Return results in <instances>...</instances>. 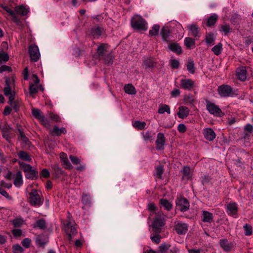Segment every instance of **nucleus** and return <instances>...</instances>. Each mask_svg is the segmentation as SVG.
I'll use <instances>...</instances> for the list:
<instances>
[{
  "label": "nucleus",
  "instance_id": "nucleus-32",
  "mask_svg": "<svg viewBox=\"0 0 253 253\" xmlns=\"http://www.w3.org/2000/svg\"><path fill=\"white\" fill-rule=\"evenodd\" d=\"M161 35L163 41L166 42H169V30L167 27H163L161 30Z\"/></svg>",
  "mask_w": 253,
  "mask_h": 253
},
{
  "label": "nucleus",
  "instance_id": "nucleus-24",
  "mask_svg": "<svg viewBox=\"0 0 253 253\" xmlns=\"http://www.w3.org/2000/svg\"><path fill=\"white\" fill-rule=\"evenodd\" d=\"M202 220L204 222L211 223L213 220L212 213L206 211H203Z\"/></svg>",
  "mask_w": 253,
  "mask_h": 253
},
{
  "label": "nucleus",
  "instance_id": "nucleus-9",
  "mask_svg": "<svg viewBox=\"0 0 253 253\" xmlns=\"http://www.w3.org/2000/svg\"><path fill=\"white\" fill-rule=\"evenodd\" d=\"M29 53L32 61H37L41 57L38 46L35 44H32L29 47Z\"/></svg>",
  "mask_w": 253,
  "mask_h": 253
},
{
  "label": "nucleus",
  "instance_id": "nucleus-40",
  "mask_svg": "<svg viewBox=\"0 0 253 253\" xmlns=\"http://www.w3.org/2000/svg\"><path fill=\"white\" fill-rule=\"evenodd\" d=\"M160 204L168 211H170L172 207V204L166 199H161Z\"/></svg>",
  "mask_w": 253,
  "mask_h": 253
},
{
  "label": "nucleus",
  "instance_id": "nucleus-14",
  "mask_svg": "<svg viewBox=\"0 0 253 253\" xmlns=\"http://www.w3.org/2000/svg\"><path fill=\"white\" fill-rule=\"evenodd\" d=\"M227 213L231 216H236L237 214L238 208L237 204L234 202H231L226 206Z\"/></svg>",
  "mask_w": 253,
  "mask_h": 253
},
{
  "label": "nucleus",
  "instance_id": "nucleus-36",
  "mask_svg": "<svg viewBox=\"0 0 253 253\" xmlns=\"http://www.w3.org/2000/svg\"><path fill=\"white\" fill-rule=\"evenodd\" d=\"M125 91L128 94H135L136 90L135 87L131 84L125 85L124 86Z\"/></svg>",
  "mask_w": 253,
  "mask_h": 253
},
{
  "label": "nucleus",
  "instance_id": "nucleus-10",
  "mask_svg": "<svg viewBox=\"0 0 253 253\" xmlns=\"http://www.w3.org/2000/svg\"><path fill=\"white\" fill-rule=\"evenodd\" d=\"M5 84L6 86L3 89L4 94L6 96H8L9 98L8 102L10 104H12L14 101L15 97V93L14 91H12L11 87L10 86V80L7 78L5 80Z\"/></svg>",
  "mask_w": 253,
  "mask_h": 253
},
{
  "label": "nucleus",
  "instance_id": "nucleus-1",
  "mask_svg": "<svg viewBox=\"0 0 253 253\" xmlns=\"http://www.w3.org/2000/svg\"><path fill=\"white\" fill-rule=\"evenodd\" d=\"M148 209L151 211L150 215L152 216L155 215L152 223L153 230L157 233L162 231L165 224V215L152 203L148 205Z\"/></svg>",
  "mask_w": 253,
  "mask_h": 253
},
{
  "label": "nucleus",
  "instance_id": "nucleus-26",
  "mask_svg": "<svg viewBox=\"0 0 253 253\" xmlns=\"http://www.w3.org/2000/svg\"><path fill=\"white\" fill-rule=\"evenodd\" d=\"M178 109L179 112L177 113V115L179 118L184 119L188 116L189 110L187 107L181 106Z\"/></svg>",
  "mask_w": 253,
  "mask_h": 253
},
{
  "label": "nucleus",
  "instance_id": "nucleus-42",
  "mask_svg": "<svg viewBox=\"0 0 253 253\" xmlns=\"http://www.w3.org/2000/svg\"><path fill=\"white\" fill-rule=\"evenodd\" d=\"M187 69L188 72L193 74L195 72V68L193 61L191 60L188 61L187 65Z\"/></svg>",
  "mask_w": 253,
  "mask_h": 253
},
{
  "label": "nucleus",
  "instance_id": "nucleus-21",
  "mask_svg": "<svg viewBox=\"0 0 253 253\" xmlns=\"http://www.w3.org/2000/svg\"><path fill=\"white\" fill-rule=\"evenodd\" d=\"M236 76L240 81H245L247 79V70L246 68L242 66L237 68Z\"/></svg>",
  "mask_w": 253,
  "mask_h": 253
},
{
  "label": "nucleus",
  "instance_id": "nucleus-12",
  "mask_svg": "<svg viewBox=\"0 0 253 253\" xmlns=\"http://www.w3.org/2000/svg\"><path fill=\"white\" fill-rule=\"evenodd\" d=\"M176 206L181 211H187L189 208V204L185 198H179L176 201Z\"/></svg>",
  "mask_w": 253,
  "mask_h": 253
},
{
  "label": "nucleus",
  "instance_id": "nucleus-61",
  "mask_svg": "<svg viewBox=\"0 0 253 253\" xmlns=\"http://www.w3.org/2000/svg\"><path fill=\"white\" fill-rule=\"evenodd\" d=\"M143 138L145 141L150 140L152 138L151 133L147 131L145 133H142Z\"/></svg>",
  "mask_w": 253,
  "mask_h": 253
},
{
  "label": "nucleus",
  "instance_id": "nucleus-37",
  "mask_svg": "<svg viewBox=\"0 0 253 253\" xmlns=\"http://www.w3.org/2000/svg\"><path fill=\"white\" fill-rule=\"evenodd\" d=\"M39 88H41V89L42 90H43V88L42 87L41 85H39L34 84H30V87H29L30 94L31 95H32L33 94L36 93L38 91Z\"/></svg>",
  "mask_w": 253,
  "mask_h": 253
},
{
  "label": "nucleus",
  "instance_id": "nucleus-55",
  "mask_svg": "<svg viewBox=\"0 0 253 253\" xmlns=\"http://www.w3.org/2000/svg\"><path fill=\"white\" fill-rule=\"evenodd\" d=\"M13 252L14 253H19L23 252V249L19 245H15L13 246Z\"/></svg>",
  "mask_w": 253,
  "mask_h": 253
},
{
  "label": "nucleus",
  "instance_id": "nucleus-57",
  "mask_svg": "<svg viewBox=\"0 0 253 253\" xmlns=\"http://www.w3.org/2000/svg\"><path fill=\"white\" fill-rule=\"evenodd\" d=\"M23 220L22 218H16L13 221L15 227H19L22 224Z\"/></svg>",
  "mask_w": 253,
  "mask_h": 253
},
{
  "label": "nucleus",
  "instance_id": "nucleus-60",
  "mask_svg": "<svg viewBox=\"0 0 253 253\" xmlns=\"http://www.w3.org/2000/svg\"><path fill=\"white\" fill-rule=\"evenodd\" d=\"M41 175L44 178H47L50 175V172L48 169H44L42 170L41 173Z\"/></svg>",
  "mask_w": 253,
  "mask_h": 253
},
{
  "label": "nucleus",
  "instance_id": "nucleus-49",
  "mask_svg": "<svg viewBox=\"0 0 253 253\" xmlns=\"http://www.w3.org/2000/svg\"><path fill=\"white\" fill-rule=\"evenodd\" d=\"M164 172L162 166H159L156 169L155 176L158 178H161Z\"/></svg>",
  "mask_w": 253,
  "mask_h": 253
},
{
  "label": "nucleus",
  "instance_id": "nucleus-20",
  "mask_svg": "<svg viewBox=\"0 0 253 253\" xmlns=\"http://www.w3.org/2000/svg\"><path fill=\"white\" fill-rule=\"evenodd\" d=\"M205 138L210 141H212L215 138L216 134L213 130L211 128H206L203 130Z\"/></svg>",
  "mask_w": 253,
  "mask_h": 253
},
{
  "label": "nucleus",
  "instance_id": "nucleus-63",
  "mask_svg": "<svg viewBox=\"0 0 253 253\" xmlns=\"http://www.w3.org/2000/svg\"><path fill=\"white\" fill-rule=\"evenodd\" d=\"M49 118L52 120L54 121L55 122H58L60 120V118L59 116L57 115L54 114L53 113H50L49 114Z\"/></svg>",
  "mask_w": 253,
  "mask_h": 253
},
{
  "label": "nucleus",
  "instance_id": "nucleus-17",
  "mask_svg": "<svg viewBox=\"0 0 253 253\" xmlns=\"http://www.w3.org/2000/svg\"><path fill=\"white\" fill-rule=\"evenodd\" d=\"M219 244L223 250L226 252H230L234 247L233 243L228 241L226 239L220 240Z\"/></svg>",
  "mask_w": 253,
  "mask_h": 253
},
{
  "label": "nucleus",
  "instance_id": "nucleus-48",
  "mask_svg": "<svg viewBox=\"0 0 253 253\" xmlns=\"http://www.w3.org/2000/svg\"><path fill=\"white\" fill-rule=\"evenodd\" d=\"M152 230L155 233V234L151 236V239L153 242L156 244H158L160 242L161 236L159 235V234L161 232V231L158 233L156 232L153 230V228Z\"/></svg>",
  "mask_w": 253,
  "mask_h": 253
},
{
  "label": "nucleus",
  "instance_id": "nucleus-11",
  "mask_svg": "<svg viewBox=\"0 0 253 253\" xmlns=\"http://www.w3.org/2000/svg\"><path fill=\"white\" fill-rule=\"evenodd\" d=\"M32 115L45 126L49 125L47 119L42 114L40 110L37 108H33L32 110Z\"/></svg>",
  "mask_w": 253,
  "mask_h": 253
},
{
  "label": "nucleus",
  "instance_id": "nucleus-59",
  "mask_svg": "<svg viewBox=\"0 0 253 253\" xmlns=\"http://www.w3.org/2000/svg\"><path fill=\"white\" fill-rule=\"evenodd\" d=\"M70 159L74 165L80 164L81 162L80 160L78 158L72 155L70 156Z\"/></svg>",
  "mask_w": 253,
  "mask_h": 253
},
{
  "label": "nucleus",
  "instance_id": "nucleus-34",
  "mask_svg": "<svg viewBox=\"0 0 253 253\" xmlns=\"http://www.w3.org/2000/svg\"><path fill=\"white\" fill-rule=\"evenodd\" d=\"M18 131L19 132V135L18 136L19 139L25 145H28L30 142L28 137L24 135L23 132L20 128H18Z\"/></svg>",
  "mask_w": 253,
  "mask_h": 253
},
{
  "label": "nucleus",
  "instance_id": "nucleus-52",
  "mask_svg": "<svg viewBox=\"0 0 253 253\" xmlns=\"http://www.w3.org/2000/svg\"><path fill=\"white\" fill-rule=\"evenodd\" d=\"M170 245L169 244H163L160 246V251L162 253H166L167 251H169Z\"/></svg>",
  "mask_w": 253,
  "mask_h": 253
},
{
  "label": "nucleus",
  "instance_id": "nucleus-50",
  "mask_svg": "<svg viewBox=\"0 0 253 253\" xmlns=\"http://www.w3.org/2000/svg\"><path fill=\"white\" fill-rule=\"evenodd\" d=\"M104 61L106 64H112L114 60V56L111 54H109L104 57Z\"/></svg>",
  "mask_w": 253,
  "mask_h": 253
},
{
  "label": "nucleus",
  "instance_id": "nucleus-58",
  "mask_svg": "<svg viewBox=\"0 0 253 253\" xmlns=\"http://www.w3.org/2000/svg\"><path fill=\"white\" fill-rule=\"evenodd\" d=\"M31 243V240L30 239L25 238L22 241V244L24 247L28 248L29 247Z\"/></svg>",
  "mask_w": 253,
  "mask_h": 253
},
{
  "label": "nucleus",
  "instance_id": "nucleus-25",
  "mask_svg": "<svg viewBox=\"0 0 253 253\" xmlns=\"http://www.w3.org/2000/svg\"><path fill=\"white\" fill-rule=\"evenodd\" d=\"M188 29L190 31L191 35L195 37H200L199 28L196 24H191L187 26Z\"/></svg>",
  "mask_w": 253,
  "mask_h": 253
},
{
  "label": "nucleus",
  "instance_id": "nucleus-29",
  "mask_svg": "<svg viewBox=\"0 0 253 253\" xmlns=\"http://www.w3.org/2000/svg\"><path fill=\"white\" fill-rule=\"evenodd\" d=\"M168 47L170 50L178 54L182 53L181 48L177 43H171L169 45Z\"/></svg>",
  "mask_w": 253,
  "mask_h": 253
},
{
  "label": "nucleus",
  "instance_id": "nucleus-30",
  "mask_svg": "<svg viewBox=\"0 0 253 253\" xmlns=\"http://www.w3.org/2000/svg\"><path fill=\"white\" fill-rule=\"evenodd\" d=\"M18 158L23 161L31 162V158L30 155L25 151H20L17 153Z\"/></svg>",
  "mask_w": 253,
  "mask_h": 253
},
{
  "label": "nucleus",
  "instance_id": "nucleus-18",
  "mask_svg": "<svg viewBox=\"0 0 253 253\" xmlns=\"http://www.w3.org/2000/svg\"><path fill=\"white\" fill-rule=\"evenodd\" d=\"M103 29L99 26H95L91 28L88 31V33L94 39H98L101 35Z\"/></svg>",
  "mask_w": 253,
  "mask_h": 253
},
{
  "label": "nucleus",
  "instance_id": "nucleus-56",
  "mask_svg": "<svg viewBox=\"0 0 253 253\" xmlns=\"http://www.w3.org/2000/svg\"><path fill=\"white\" fill-rule=\"evenodd\" d=\"M8 59L9 56L7 53L4 52L0 53V63L2 61L6 62L8 61Z\"/></svg>",
  "mask_w": 253,
  "mask_h": 253
},
{
  "label": "nucleus",
  "instance_id": "nucleus-22",
  "mask_svg": "<svg viewBox=\"0 0 253 253\" xmlns=\"http://www.w3.org/2000/svg\"><path fill=\"white\" fill-rule=\"evenodd\" d=\"M14 184L17 187H20L23 184V176L21 171H18L13 175Z\"/></svg>",
  "mask_w": 253,
  "mask_h": 253
},
{
  "label": "nucleus",
  "instance_id": "nucleus-19",
  "mask_svg": "<svg viewBox=\"0 0 253 253\" xmlns=\"http://www.w3.org/2000/svg\"><path fill=\"white\" fill-rule=\"evenodd\" d=\"M175 230L178 234H185L188 230V226L186 223L178 222L175 226Z\"/></svg>",
  "mask_w": 253,
  "mask_h": 253
},
{
  "label": "nucleus",
  "instance_id": "nucleus-2",
  "mask_svg": "<svg viewBox=\"0 0 253 253\" xmlns=\"http://www.w3.org/2000/svg\"><path fill=\"white\" fill-rule=\"evenodd\" d=\"M4 8L12 17V20L17 25L21 24L19 15L24 16L29 12V8L23 5L16 6L14 10L10 9L7 6H5Z\"/></svg>",
  "mask_w": 253,
  "mask_h": 253
},
{
  "label": "nucleus",
  "instance_id": "nucleus-28",
  "mask_svg": "<svg viewBox=\"0 0 253 253\" xmlns=\"http://www.w3.org/2000/svg\"><path fill=\"white\" fill-rule=\"evenodd\" d=\"M156 62L152 59L147 58L144 60L142 67L145 69L152 68L156 66Z\"/></svg>",
  "mask_w": 253,
  "mask_h": 253
},
{
  "label": "nucleus",
  "instance_id": "nucleus-4",
  "mask_svg": "<svg viewBox=\"0 0 253 253\" xmlns=\"http://www.w3.org/2000/svg\"><path fill=\"white\" fill-rule=\"evenodd\" d=\"M132 27L139 31H146L148 29L147 23L145 20L139 15H134L131 19Z\"/></svg>",
  "mask_w": 253,
  "mask_h": 253
},
{
  "label": "nucleus",
  "instance_id": "nucleus-16",
  "mask_svg": "<svg viewBox=\"0 0 253 253\" xmlns=\"http://www.w3.org/2000/svg\"><path fill=\"white\" fill-rule=\"evenodd\" d=\"M165 143L166 141L164 134L162 133H159L157 134V138L156 141L157 149L159 150L164 149Z\"/></svg>",
  "mask_w": 253,
  "mask_h": 253
},
{
  "label": "nucleus",
  "instance_id": "nucleus-31",
  "mask_svg": "<svg viewBox=\"0 0 253 253\" xmlns=\"http://www.w3.org/2000/svg\"><path fill=\"white\" fill-rule=\"evenodd\" d=\"M182 172V178L183 180H188L190 178V169L189 167H184Z\"/></svg>",
  "mask_w": 253,
  "mask_h": 253
},
{
  "label": "nucleus",
  "instance_id": "nucleus-44",
  "mask_svg": "<svg viewBox=\"0 0 253 253\" xmlns=\"http://www.w3.org/2000/svg\"><path fill=\"white\" fill-rule=\"evenodd\" d=\"M160 30V26L158 24L154 25L152 29L149 31V35L151 36H156L158 35Z\"/></svg>",
  "mask_w": 253,
  "mask_h": 253
},
{
  "label": "nucleus",
  "instance_id": "nucleus-6",
  "mask_svg": "<svg viewBox=\"0 0 253 253\" xmlns=\"http://www.w3.org/2000/svg\"><path fill=\"white\" fill-rule=\"evenodd\" d=\"M218 92L219 95L223 97L233 96L237 94L235 89L230 86L225 84L218 86Z\"/></svg>",
  "mask_w": 253,
  "mask_h": 253
},
{
  "label": "nucleus",
  "instance_id": "nucleus-8",
  "mask_svg": "<svg viewBox=\"0 0 253 253\" xmlns=\"http://www.w3.org/2000/svg\"><path fill=\"white\" fill-rule=\"evenodd\" d=\"M207 109L209 112L216 117H220L222 111L219 107L215 104L210 102L209 100L206 101Z\"/></svg>",
  "mask_w": 253,
  "mask_h": 253
},
{
  "label": "nucleus",
  "instance_id": "nucleus-3",
  "mask_svg": "<svg viewBox=\"0 0 253 253\" xmlns=\"http://www.w3.org/2000/svg\"><path fill=\"white\" fill-rule=\"evenodd\" d=\"M64 230L71 241L72 237L77 233L76 228L74 226V221L70 213H68L67 220L64 223Z\"/></svg>",
  "mask_w": 253,
  "mask_h": 253
},
{
  "label": "nucleus",
  "instance_id": "nucleus-62",
  "mask_svg": "<svg viewBox=\"0 0 253 253\" xmlns=\"http://www.w3.org/2000/svg\"><path fill=\"white\" fill-rule=\"evenodd\" d=\"M179 63L177 60H176L175 59L171 60V66L172 68L177 69L179 67Z\"/></svg>",
  "mask_w": 253,
  "mask_h": 253
},
{
  "label": "nucleus",
  "instance_id": "nucleus-7",
  "mask_svg": "<svg viewBox=\"0 0 253 253\" xmlns=\"http://www.w3.org/2000/svg\"><path fill=\"white\" fill-rule=\"evenodd\" d=\"M29 203L31 205L36 207H40L42 204L43 201L36 190L33 189L29 193Z\"/></svg>",
  "mask_w": 253,
  "mask_h": 253
},
{
  "label": "nucleus",
  "instance_id": "nucleus-43",
  "mask_svg": "<svg viewBox=\"0 0 253 253\" xmlns=\"http://www.w3.org/2000/svg\"><path fill=\"white\" fill-rule=\"evenodd\" d=\"M229 25L227 24H225L220 26V31L224 33L225 35H227L231 31Z\"/></svg>",
  "mask_w": 253,
  "mask_h": 253
},
{
  "label": "nucleus",
  "instance_id": "nucleus-53",
  "mask_svg": "<svg viewBox=\"0 0 253 253\" xmlns=\"http://www.w3.org/2000/svg\"><path fill=\"white\" fill-rule=\"evenodd\" d=\"M169 251V253H178L180 251V248L176 245H170Z\"/></svg>",
  "mask_w": 253,
  "mask_h": 253
},
{
  "label": "nucleus",
  "instance_id": "nucleus-64",
  "mask_svg": "<svg viewBox=\"0 0 253 253\" xmlns=\"http://www.w3.org/2000/svg\"><path fill=\"white\" fill-rule=\"evenodd\" d=\"M82 202L85 205L89 204L90 202V197L86 195H84L82 197Z\"/></svg>",
  "mask_w": 253,
  "mask_h": 253
},
{
  "label": "nucleus",
  "instance_id": "nucleus-38",
  "mask_svg": "<svg viewBox=\"0 0 253 253\" xmlns=\"http://www.w3.org/2000/svg\"><path fill=\"white\" fill-rule=\"evenodd\" d=\"M184 44L188 48H193L195 46V40L191 38H186Z\"/></svg>",
  "mask_w": 253,
  "mask_h": 253
},
{
  "label": "nucleus",
  "instance_id": "nucleus-15",
  "mask_svg": "<svg viewBox=\"0 0 253 253\" xmlns=\"http://www.w3.org/2000/svg\"><path fill=\"white\" fill-rule=\"evenodd\" d=\"M194 85V82L189 79H182L180 80V86L184 89L191 90Z\"/></svg>",
  "mask_w": 253,
  "mask_h": 253
},
{
  "label": "nucleus",
  "instance_id": "nucleus-13",
  "mask_svg": "<svg viewBox=\"0 0 253 253\" xmlns=\"http://www.w3.org/2000/svg\"><path fill=\"white\" fill-rule=\"evenodd\" d=\"M0 128L2 131L3 137L7 141H10L11 136L9 130L12 129V127L5 124H0Z\"/></svg>",
  "mask_w": 253,
  "mask_h": 253
},
{
  "label": "nucleus",
  "instance_id": "nucleus-54",
  "mask_svg": "<svg viewBox=\"0 0 253 253\" xmlns=\"http://www.w3.org/2000/svg\"><path fill=\"white\" fill-rule=\"evenodd\" d=\"M214 41V38L213 34H209L206 36V42L207 44H211Z\"/></svg>",
  "mask_w": 253,
  "mask_h": 253
},
{
  "label": "nucleus",
  "instance_id": "nucleus-46",
  "mask_svg": "<svg viewBox=\"0 0 253 253\" xmlns=\"http://www.w3.org/2000/svg\"><path fill=\"white\" fill-rule=\"evenodd\" d=\"M146 124L144 122H140L138 121H135L133 124V126L138 128L139 129H143L146 126Z\"/></svg>",
  "mask_w": 253,
  "mask_h": 253
},
{
  "label": "nucleus",
  "instance_id": "nucleus-23",
  "mask_svg": "<svg viewBox=\"0 0 253 253\" xmlns=\"http://www.w3.org/2000/svg\"><path fill=\"white\" fill-rule=\"evenodd\" d=\"M60 158L65 169H70L73 168V166L68 159L67 155L65 153L61 152L60 154Z\"/></svg>",
  "mask_w": 253,
  "mask_h": 253
},
{
  "label": "nucleus",
  "instance_id": "nucleus-47",
  "mask_svg": "<svg viewBox=\"0 0 253 253\" xmlns=\"http://www.w3.org/2000/svg\"><path fill=\"white\" fill-rule=\"evenodd\" d=\"M35 227H37L41 229H43L46 227V223L43 219H40L36 221Z\"/></svg>",
  "mask_w": 253,
  "mask_h": 253
},
{
  "label": "nucleus",
  "instance_id": "nucleus-33",
  "mask_svg": "<svg viewBox=\"0 0 253 253\" xmlns=\"http://www.w3.org/2000/svg\"><path fill=\"white\" fill-rule=\"evenodd\" d=\"M167 112L168 114H170V109L169 105L166 104H161L159 106L158 113L163 114Z\"/></svg>",
  "mask_w": 253,
  "mask_h": 253
},
{
  "label": "nucleus",
  "instance_id": "nucleus-51",
  "mask_svg": "<svg viewBox=\"0 0 253 253\" xmlns=\"http://www.w3.org/2000/svg\"><path fill=\"white\" fill-rule=\"evenodd\" d=\"M36 242L40 247H43L46 243V242L44 241L43 237L42 236H39L37 237L36 239Z\"/></svg>",
  "mask_w": 253,
  "mask_h": 253
},
{
  "label": "nucleus",
  "instance_id": "nucleus-41",
  "mask_svg": "<svg viewBox=\"0 0 253 253\" xmlns=\"http://www.w3.org/2000/svg\"><path fill=\"white\" fill-rule=\"evenodd\" d=\"M107 49V45L105 44H101L97 49V52L99 56H103Z\"/></svg>",
  "mask_w": 253,
  "mask_h": 253
},
{
  "label": "nucleus",
  "instance_id": "nucleus-27",
  "mask_svg": "<svg viewBox=\"0 0 253 253\" xmlns=\"http://www.w3.org/2000/svg\"><path fill=\"white\" fill-rule=\"evenodd\" d=\"M67 132L66 129L62 127L59 128L57 126H54L52 130L51 131V133L52 135L60 136L61 134H65Z\"/></svg>",
  "mask_w": 253,
  "mask_h": 253
},
{
  "label": "nucleus",
  "instance_id": "nucleus-39",
  "mask_svg": "<svg viewBox=\"0 0 253 253\" xmlns=\"http://www.w3.org/2000/svg\"><path fill=\"white\" fill-rule=\"evenodd\" d=\"M211 50L215 55H219L222 51V44L221 43H218L212 48Z\"/></svg>",
  "mask_w": 253,
  "mask_h": 253
},
{
  "label": "nucleus",
  "instance_id": "nucleus-5",
  "mask_svg": "<svg viewBox=\"0 0 253 253\" xmlns=\"http://www.w3.org/2000/svg\"><path fill=\"white\" fill-rule=\"evenodd\" d=\"M18 164L20 168H22L25 172L26 178L33 180L38 177V171L33 169L30 165L21 161H19Z\"/></svg>",
  "mask_w": 253,
  "mask_h": 253
},
{
  "label": "nucleus",
  "instance_id": "nucleus-45",
  "mask_svg": "<svg viewBox=\"0 0 253 253\" xmlns=\"http://www.w3.org/2000/svg\"><path fill=\"white\" fill-rule=\"evenodd\" d=\"M243 228L245 232V234L246 236H250L252 234L253 229L251 225L246 224L243 226Z\"/></svg>",
  "mask_w": 253,
  "mask_h": 253
},
{
  "label": "nucleus",
  "instance_id": "nucleus-35",
  "mask_svg": "<svg viewBox=\"0 0 253 253\" xmlns=\"http://www.w3.org/2000/svg\"><path fill=\"white\" fill-rule=\"evenodd\" d=\"M218 17V16L216 14H212L207 20V25L209 26L213 25L216 23Z\"/></svg>",
  "mask_w": 253,
  "mask_h": 253
}]
</instances>
